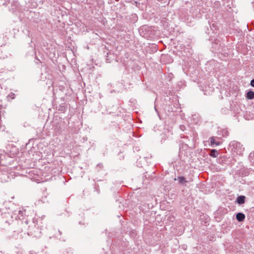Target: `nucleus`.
I'll list each match as a JSON object with an SVG mask.
<instances>
[{"label":"nucleus","instance_id":"nucleus-1","mask_svg":"<svg viewBox=\"0 0 254 254\" xmlns=\"http://www.w3.org/2000/svg\"><path fill=\"white\" fill-rule=\"evenodd\" d=\"M229 145L232 151L239 155H242L245 149L240 142L235 140L231 141Z\"/></svg>","mask_w":254,"mask_h":254},{"label":"nucleus","instance_id":"nucleus-2","mask_svg":"<svg viewBox=\"0 0 254 254\" xmlns=\"http://www.w3.org/2000/svg\"><path fill=\"white\" fill-rule=\"evenodd\" d=\"M5 169V170H3L0 172V182L1 183L8 182L11 179L14 178L13 172H10L7 168Z\"/></svg>","mask_w":254,"mask_h":254},{"label":"nucleus","instance_id":"nucleus-3","mask_svg":"<svg viewBox=\"0 0 254 254\" xmlns=\"http://www.w3.org/2000/svg\"><path fill=\"white\" fill-rule=\"evenodd\" d=\"M219 138L218 137H211L210 138V143L211 145H215V146H218L221 144V142L219 141Z\"/></svg>","mask_w":254,"mask_h":254},{"label":"nucleus","instance_id":"nucleus-4","mask_svg":"<svg viewBox=\"0 0 254 254\" xmlns=\"http://www.w3.org/2000/svg\"><path fill=\"white\" fill-rule=\"evenodd\" d=\"M246 197L244 195L239 196L237 198L236 202L240 205L243 204L245 202Z\"/></svg>","mask_w":254,"mask_h":254},{"label":"nucleus","instance_id":"nucleus-5","mask_svg":"<svg viewBox=\"0 0 254 254\" xmlns=\"http://www.w3.org/2000/svg\"><path fill=\"white\" fill-rule=\"evenodd\" d=\"M245 218V215L242 213H238L236 215V219L239 222H242Z\"/></svg>","mask_w":254,"mask_h":254},{"label":"nucleus","instance_id":"nucleus-6","mask_svg":"<svg viewBox=\"0 0 254 254\" xmlns=\"http://www.w3.org/2000/svg\"><path fill=\"white\" fill-rule=\"evenodd\" d=\"M246 97L249 100L254 99V92L251 90L248 91L246 94Z\"/></svg>","mask_w":254,"mask_h":254},{"label":"nucleus","instance_id":"nucleus-7","mask_svg":"<svg viewBox=\"0 0 254 254\" xmlns=\"http://www.w3.org/2000/svg\"><path fill=\"white\" fill-rule=\"evenodd\" d=\"M218 155V151L215 149H212L210 151L209 155L212 157H216Z\"/></svg>","mask_w":254,"mask_h":254},{"label":"nucleus","instance_id":"nucleus-8","mask_svg":"<svg viewBox=\"0 0 254 254\" xmlns=\"http://www.w3.org/2000/svg\"><path fill=\"white\" fill-rule=\"evenodd\" d=\"M178 180L180 184H183L184 183L187 182L186 181L185 178L183 176L179 177L178 178Z\"/></svg>","mask_w":254,"mask_h":254},{"label":"nucleus","instance_id":"nucleus-9","mask_svg":"<svg viewBox=\"0 0 254 254\" xmlns=\"http://www.w3.org/2000/svg\"><path fill=\"white\" fill-rule=\"evenodd\" d=\"M250 159L251 162H253L254 163V152L253 153H251L249 155Z\"/></svg>","mask_w":254,"mask_h":254},{"label":"nucleus","instance_id":"nucleus-10","mask_svg":"<svg viewBox=\"0 0 254 254\" xmlns=\"http://www.w3.org/2000/svg\"><path fill=\"white\" fill-rule=\"evenodd\" d=\"M180 129H181L182 130H183V131H184V130L185 129V128H186L185 126H184V125H181V126H180Z\"/></svg>","mask_w":254,"mask_h":254},{"label":"nucleus","instance_id":"nucleus-11","mask_svg":"<svg viewBox=\"0 0 254 254\" xmlns=\"http://www.w3.org/2000/svg\"><path fill=\"white\" fill-rule=\"evenodd\" d=\"M250 85L254 87V79H252L251 81Z\"/></svg>","mask_w":254,"mask_h":254},{"label":"nucleus","instance_id":"nucleus-12","mask_svg":"<svg viewBox=\"0 0 254 254\" xmlns=\"http://www.w3.org/2000/svg\"><path fill=\"white\" fill-rule=\"evenodd\" d=\"M109 240H110V232H108V240L107 241H109Z\"/></svg>","mask_w":254,"mask_h":254},{"label":"nucleus","instance_id":"nucleus-13","mask_svg":"<svg viewBox=\"0 0 254 254\" xmlns=\"http://www.w3.org/2000/svg\"><path fill=\"white\" fill-rule=\"evenodd\" d=\"M60 239L61 240H62V241H64V239H63V238H60Z\"/></svg>","mask_w":254,"mask_h":254},{"label":"nucleus","instance_id":"nucleus-14","mask_svg":"<svg viewBox=\"0 0 254 254\" xmlns=\"http://www.w3.org/2000/svg\"><path fill=\"white\" fill-rule=\"evenodd\" d=\"M2 211H3V209H1V208H0V212H2Z\"/></svg>","mask_w":254,"mask_h":254},{"label":"nucleus","instance_id":"nucleus-15","mask_svg":"<svg viewBox=\"0 0 254 254\" xmlns=\"http://www.w3.org/2000/svg\"><path fill=\"white\" fill-rule=\"evenodd\" d=\"M105 231L106 234H107V230H105Z\"/></svg>","mask_w":254,"mask_h":254},{"label":"nucleus","instance_id":"nucleus-16","mask_svg":"<svg viewBox=\"0 0 254 254\" xmlns=\"http://www.w3.org/2000/svg\"><path fill=\"white\" fill-rule=\"evenodd\" d=\"M59 233H60V234H61V231H59Z\"/></svg>","mask_w":254,"mask_h":254},{"label":"nucleus","instance_id":"nucleus-17","mask_svg":"<svg viewBox=\"0 0 254 254\" xmlns=\"http://www.w3.org/2000/svg\"><path fill=\"white\" fill-rule=\"evenodd\" d=\"M11 97H12V99H13L14 98V97H13V95H11Z\"/></svg>","mask_w":254,"mask_h":254},{"label":"nucleus","instance_id":"nucleus-18","mask_svg":"<svg viewBox=\"0 0 254 254\" xmlns=\"http://www.w3.org/2000/svg\"><path fill=\"white\" fill-rule=\"evenodd\" d=\"M11 97H12V99H13L14 98V97H13V95H11Z\"/></svg>","mask_w":254,"mask_h":254}]
</instances>
